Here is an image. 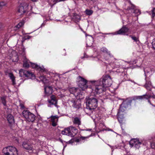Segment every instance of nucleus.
Wrapping results in <instances>:
<instances>
[{"label":"nucleus","instance_id":"nucleus-31","mask_svg":"<svg viewBox=\"0 0 155 155\" xmlns=\"http://www.w3.org/2000/svg\"><path fill=\"white\" fill-rule=\"evenodd\" d=\"M152 18H155V8H154L152 10Z\"/></svg>","mask_w":155,"mask_h":155},{"label":"nucleus","instance_id":"nucleus-5","mask_svg":"<svg viewBox=\"0 0 155 155\" xmlns=\"http://www.w3.org/2000/svg\"><path fill=\"white\" fill-rule=\"evenodd\" d=\"M69 91L71 94H73L74 97L79 99H83L84 97L83 92L79 88L72 87L69 89Z\"/></svg>","mask_w":155,"mask_h":155},{"label":"nucleus","instance_id":"nucleus-12","mask_svg":"<svg viewBox=\"0 0 155 155\" xmlns=\"http://www.w3.org/2000/svg\"><path fill=\"white\" fill-rule=\"evenodd\" d=\"M22 146L24 149L29 150H32L33 146L28 141H25L22 142Z\"/></svg>","mask_w":155,"mask_h":155},{"label":"nucleus","instance_id":"nucleus-28","mask_svg":"<svg viewBox=\"0 0 155 155\" xmlns=\"http://www.w3.org/2000/svg\"><path fill=\"white\" fill-rule=\"evenodd\" d=\"M91 136V135L90 136L88 137H84L82 136H81L80 138L77 139L75 140V141L76 142H79L81 140H84L85 139L88 138L89 137Z\"/></svg>","mask_w":155,"mask_h":155},{"label":"nucleus","instance_id":"nucleus-25","mask_svg":"<svg viewBox=\"0 0 155 155\" xmlns=\"http://www.w3.org/2000/svg\"><path fill=\"white\" fill-rule=\"evenodd\" d=\"M28 60H27L26 58H25L23 61V67L25 68H28L30 65L28 64Z\"/></svg>","mask_w":155,"mask_h":155},{"label":"nucleus","instance_id":"nucleus-9","mask_svg":"<svg viewBox=\"0 0 155 155\" xmlns=\"http://www.w3.org/2000/svg\"><path fill=\"white\" fill-rule=\"evenodd\" d=\"M19 74L20 77H21L25 76L32 79L35 78V75L33 73L29 71L21 69L19 71Z\"/></svg>","mask_w":155,"mask_h":155},{"label":"nucleus","instance_id":"nucleus-43","mask_svg":"<svg viewBox=\"0 0 155 155\" xmlns=\"http://www.w3.org/2000/svg\"><path fill=\"white\" fill-rule=\"evenodd\" d=\"M18 56H16V59L15 60V61L16 62L18 61Z\"/></svg>","mask_w":155,"mask_h":155},{"label":"nucleus","instance_id":"nucleus-18","mask_svg":"<svg viewBox=\"0 0 155 155\" xmlns=\"http://www.w3.org/2000/svg\"><path fill=\"white\" fill-rule=\"evenodd\" d=\"M69 136L71 137L74 136L78 133V130L74 127H70Z\"/></svg>","mask_w":155,"mask_h":155},{"label":"nucleus","instance_id":"nucleus-34","mask_svg":"<svg viewBox=\"0 0 155 155\" xmlns=\"http://www.w3.org/2000/svg\"><path fill=\"white\" fill-rule=\"evenodd\" d=\"M58 117L57 116H52L51 117V121H55L56 119H57V120H58Z\"/></svg>","mask_w":155,"mask_h":155},{"label":"nucleus","instance_id":"nucleus-32","mask_svg":"<svg viewBox=\"0 0 155 155\" xmlns=\"http://www.w3.org/2000/svg\"><path fill=\"white\" fill-rule=\"evenodd\" d=\"M6 4L5 2H0V9H1L3 6H5Z\"/></svg>","mask_w":155,"mask_h":155},{"label":"nucleus","instance_id":"nucleus-23","mask_svg":"<svg viewBox=\"0 0 155 155\" xmlns=\"http://www.w3.org/2000/svg\"><path fill=\"white\" fill-rule=\"evenodd\" d=\"M70 133V127L65 128L64 130L62 131L61 133L63 135H67L69 136Z\"/></svg>","mask_w":155,"mask_h":155},{"label":"nucleus","instance_id":"nucleus-46","mask_svg":"<svg viewBox=\"0 0 155 155\" xmlns=\"http://www.w3.org/2000/svg\"><path fill=\"white\" fill-rule=\"evenodd\" d=\"M85 130L88 131H91L92 130V129H87Z\"/></svg>","mask_w":155,"mask_h":155},{"label":"nucleus","instance_id":"nucleus-8","mask_svg":"<svg viewBox=\"0 0 155 155\" xmlns=\"http://www.w3.org/2000/svg\"><path fill=\"white\" fill-rule=\"evenodd\" d=\"M22 114L26 120L29 122H33L35 120V116L28 110H24Z\"/></svg>","mask_w":155,"mask_h":155},{"label":"nucleus","instance_id":"nucleus-26","mask_svg":"<svg viewBox=\"0 0 155 155\" xmlns=\"http://www.w3.org/2000/svg\"><path fill=\"white\" fill-rule=\"evenodd\" d=\"M6 96H3L1 97V100L2 101V104H3V105L5 106L6 105Z\"/></svg>","mask_w":155,"mask_h":155},{"label":"nucleus","instance_id":"nucleus-40","mask_svg":"<svg viewBox=\"0 0 155 155\" xmlns=\"http://www.w3.org/2000/svg\"><path fill=\"white\" fill-rule=\"evenodd\" d=\"M120 71H119V70H117V72L122 73L124 71V69L123 68H120Z\"/></svg>","mask_w":155,"mask_h":155},{"label":"nucleus","instance_id":"nucleus-13","mask_svg":"<svg viewBox=\"0 0 155 155\" xmlns=\"http://www.w3.org/2000/svg\"><path fill=\"white\" fill-rule=\"evenodd\" d=\"M130 144L132 146H134L136 148L138 149L142 143L141 142L139 141L138 140L133 139L130 141Z\"/></svg>","mask_w":155,"mask_h":155},{"label":"nucleus","instance_id":"nucleus-16","mask_svg":"<svg viewBox=\"0 0 155 155\" xmlns=\"http://www.w3.org/2000/svg\"><path fill=\"white\" fill-rule=\"evenodd\" d=\"M30 63L31 64V66L32 68H35L37 70L41 72H43L45 71L44 68H42L39 66L37 64L32 63L31 62H30Z\"/></svg>","mask_w":155,"mask_h":155},{"label":"nucleus","instance_id":"nucleus-41","mask_svg":"<svg viewBox=\"0 0 155 155\" xmlns=\"http://www.w3.org/2000/svg\"><path fill=\"white\" fill-rule=\"evenodd\" d=\"M148 102L150 105H152L153 106L155 107V105H154L151 103V102L149 99H148Z\"/></svg>","mask_w":155,"mask_h":155},{"label":"nucleus","instance_id":"nucleus-45","mask_svg":"<svg viewBox=\"0 0 155 155\" xmlns=\"http://www.w3.org/2000/svg\"><path fill=\"white\" fill-rule=\"evenodd\" d=\"M152 94H153V95H151V97H152V98H154V99H155V95H153V93H152Z\"/></svg>","mask_w":155,"mask_h":155},{"label":"nucleus","instance_id":"nucleus-36","mask_svg":"<svg viewBox=\"0 0 155 155\" xmlns=\"http://www.w3.org/2000/svg\"><path fill=\"white\" fill-rule=\"evenodd\" d=\"M23 25V23L22 22H20L18 25H17V27L18 28L22 26Z\"/></svg>","mask_w":155,"mask_h":155},{"label":"nucleus","instance_id":"nucleus-47","mask_svg":"<svg viewBox=\"0 0 155 155\" xmlns=\"http://www.w3.org/2000/svg\"><path fill=\"white\" fill-rule=\"evenodd\" d=\"M54 2H55L53 4V5H54L56 3V1H55L54 0Z\"/></svg>","mask_w":155,"mask_h":155},{"label":"nucleus","instance_id":"nucleus-15","mask_svg":"<svg viewBox=\"0 0 155 155\" xmlns=\"http://www.w3.org/2000/svg\"><path fill=\"white\" fill-rule=\"evenodd\" d=\"M129 29L126 27V25H124L122 28L117 31L118 34L124 35L125 33L128 32Z\"/></svg>","mask_w":155,"mask_h":155},{"label":"nucleus","instance_id":"nucleus-14","mask_svg":"<svg viewBox=\"0 0 155 155\" xmlns=\"http://www.w3.org/2000/svg\"><path fill=\"white\" fill-rule=\"evenodd\" d=\"M53 92V88L51 86H45L44 92L46 96H49L52 94Z\"/></svg>","mask_w":155,"mask_h":155},{"label":"nucleus","instance_id":"nucleus-3","mask_svg":"<svg viewBox=\"0 0 155 155\" xmlns=\"http://www.w3.org/2000/svg\"><path fill=\"white\" fill-rule=\"evenodd\" d=\"M78 86L81 89L82 91L86 89H89L90 91L94 92V91L92 90V88L94 89V86H92L90 85L88 86L87 85V81L85 78L81 76H79L78 77Z\"/></svg>","mask_w":155,"mask_h":155},{"label":"nucleus","instance_id":"nucleus-22","mask_svg":"<svg viewBox=\"0 0 155 155\" xmlns=\"http://www.w3.org/2000/svg\"><path fill=\"white\" fill-rule=\"evenodd\" d=\"M8 76L10 78V79H11L12 82V84L13 85H14L16 84L15 83V77L14 75L12 73H10L8 74Z\"/></svg>","mask_w":155,"mask_h":155},{"label":"nucleus","instance_id":"nucleus-10","mask_svg":"<svg viewBox=\"0 0 155 155\" xmlns=\"http://www.w3.org/2000/svg\"><path fill=\"white\" fill-rule=\"evenodd\" d=\"M28 5L26 3L21 4L18 7V12L21 13V15L25 14L26 12L28 11Z\"/></svg>","mask_w":155,"mask_h":155},{"label":"nucleus","instance_id":"nucleus-21","mask_svg":"<svg viewBox=\"0 0 155 155\" xmlns=\"http://www.w3.org/2000/svg\"><path fill=\"white\" fill-rule=\"evenodd\" d=\"M73 122L74 124L79 126L81 124V121L80 119L78 117H75L73 120Z\"/></svg>","mask_w":155,"mask_h":155},{"label":"nucleus","instance_id":"nucleus-37","mask_svg":"<svg viewBox=\"0 0 155 155\" xmlns=\"http://www.w3.org/2000/svg\"><path fill=\"white\" fill-rule=\"evenodd\" d=\"M52 125L53 127H55L57 125V124L55 121H51Z\"/></svg>","mask_w":155,"mask_h":155},{"label":"nucleus","instance_id":"nucleus-48","mask_svg":"<svg viewBox=\"0 0 155 155\" xmlns=\"http://www.w3.org/2000/svg\"><path fill=\"white\" fill-rule=\"evenodd\" d=\"M31 0L33 2H35V1H36V0Z\"/></svg>","mask_w":155,"mask_h":155},{"label":"nucleus","instance_id":"nucleus-6","mask_svg":"<svg viewBox=\"0 0 155 155\" xmlns=\"http://www.w3.org/2000/svg\"><path fill=\"white\" fill-rule=\"evenodd\" d=\"M2 152L4 155H18V151L15 147L9 146L3 148Z\"/></svg>","mask_w":155,"mask_h":155},{"label":"nucleus","instance_id":"nucleus-29","mask_svg":"<svg viewBox=\"0 0 155 155\" xmlns=\"http://www.w3.org/2000/svg\"><path fill=\"white\" fill-rule=\"evenodd\" d=\"M93 11L91 10L86 9L85 11L86 14L88 15H91L93 13Z\"/></svg>","mask_w":155,"mask_h":155},{"label":"nucleus","instance_id":"nucleus-24","mask_svg":"<svg viewBox=\"0 0 155 155\" xmlns=\"http://www.w3.org/2000/svg\"><path fill=\"white\" fill-rule=\"evenodd\" d=\"M41 81L45 84H47L49 82V80L47 79L46 77L44 76H41L39 77Z\"/></svg>","mask_w":155,"mask_h":155},{"label":"nucleus","instance_id":"nucleus-11","mask_svg":"<svg viewBox=\"0 0 155 155\" xmlns=\"http://www.w3.org/2000/svg\"><path fill=\"white\" fill-rule=\"evenodd\" d=\"M145 80L146 81V83L144 85L143 87L148 91H151V87L152 86L150 78H147V76L145 73Z\"/></svg>","mask_w":155,"mask_h":155},{"label":"nucleus","instance_id":"nucleus-42","mask_svg":"<svg viewBox=\"0 0 155 155\" xmlns=\"http://www.w3.org/2000/svg\"><path fill=\"white\" fill-rule=\"evenodd\" d=\"M74 142V140L73 139H71L69 140L68 142L69 143H72Z\"/></svg>","mask_w":155,"mask_h":155},{"label":"nucleus","instance_id":"nucleus-20","mask_svg":"<svg viewBox=\"0 0 155 155\" xmlns=\"http://www.w3.org/2000/svg\"><path fill=\"white\" fill-rule=\"evenodd\" d=\"M73 17L72 18V21H74L75 22H79L81 20L80 16L77 14L76 13L73 14Z\"/></svg>","mask_w":155,"mask_h":155},{"label":"nucleus","instance_id":"nucleus-7","mask_svg":"<svg viewBox=\"0 0 155 155\" xmlns=\"http://www.w3.org/2000/svg\"><path fill=\"white\" fill-rule=\"evenodd\" d=\"M77 97L70 98L68 100V102L71 106L77 109L81 107V103Z\"/></svg>","mask_w":155,"mask_h":155},{"label":"nucleus","instance_id":"nucleus-35","mask_svg":"<svg viewBox=\"0 0 155 155\" xmlns=\"http://www.w3.org/2000/svg\"><path fill=\"white\" fill-rule=\"evenodd\" d=\"M151 147L152 149H155V143L153 142L150 143Z\"/></svg>","mask_w":155,"mask_h":155},{"label":"nucleus","instance_id":"nucleus-27","mask_svg":"<svg viewBox=\"0 0 155 155\" xmlns=\"http://www.w3.org/2000/svg\"><path fill=\"white\" fill-rule=\"evenodd\" d=\"M101 51L106 53L109 55H110V52L105 47H103L101 48Z\"/></svg>","mask_w":155,"mask_h":155},{"label":"nucleus","instance_id":"nucleus-39","mask_svg":"<svg viewBox=\"0 0 155 155\" xmlns=\"http://www.w3.org/2000/svg\"><path fill=\"white\" fill-rule=\"evenodd\" d=\"M135 8V6L134 5H132L130 7H129L128 8V9L130 10V9H134Z\"/></svg>","mask_w":155,"mask_h":155},{"label":"nucleus","instance_id":"nucleus-19","mask_svg":"<svg viewBox=\"0 0 155 155\" xmlns=\"http://www.w3.org/2000/svg\"><path fill=\"white\" fill-rule=\"evenodd\" d=\"M7 120L10 124H12L15 123V120L13 116L9 114L6 117Z\"/></svg>","mask_w":155,"mask_h":155},{"label":"nucleus","instance_id":"nucleus-1","mask_svg":"<svg viewBox=\"0 0 155 155\" xmlns=\"http://www.w3.org/2000/svg\"><path fill=\"white\" fill-rule=\"evenodd\" d=\"M151 97L150 95L144 94L142 96H135L132 98H128L124 101L120 105V107L117 114V119L121 125L124 124L125 122L124 115L125 111L130 109L131 104L133 102H135L137 100H142L144 99H149Z\"/></svg>","mask_w":155,"mask_h":155},{"label":"nucleus","instance_id":"nucleus-30","mask_svg":"<svg viewBox=\"0 0 155 155\" xmlns=\"http://www.w3.org/2000/svg\"><path fill=\"white\" fill-rule=\"evenodd\" d=\"M130 37L135 42H137L139 41V38H138L136 37L135 36H133L132 35H130Z\"/></svg>","mask_w":155,"mask_h":155},{"label":"nucleus","instance_id":"nucleus-38","mask_svg":"<svg viewBox=\"0 0 155 155\" xmlns=\"http://www.w3.org/2000/svg\"><path fill=\"white\" fill-rule=\"evenodd\" d=\"M20 108L22 109H24L25 108V106L22 103H20Z\"/></svg>","mask_w":155,"mask_h":155},{"label":"nucleus","instance_id":"nucleus-44","mask_svg":"<svg viewBox=\"0 0 155 155\" xmlns=\"http://www.w3.org/2000/svg\"><path fill=\"white\" fill-rule=\"evenodd\" d=\"M31 36H26V39H29L31 38Z\"/></svg>","mask_w":155,"mask_h":155},{"label":"nucleus","instance_id":"nucleus-17","mask_svg":"<svg viewBox=\"0 0 155 155\" xmlns=\"http://www.w3.org/2000/svg\"><path fill=\"white\" fill-rule=\"evenodd\" d=\"M50 98L51 99L48 100V103L52 105H56L57 103V101L55 96L54 95H52L51 96Z\"/></svg>","mask_w":155,"mask_h":155},{"label":"nucleus","instance_id":"nucleus-33","mask_svg":"<svg viewBox=\"0 0 155 155\" xmlns=\"http://www.w3.org/2000/svg\"><path fill=\"white\" fill-rule=\"evenodd\" d=\"M151 44L152 48L153 49L155 50V38L153 40Z\"/></svg>","mask_w":155,"mask_h":155},{"label":"nucleus","instance_id":"nucleus-2","mask_svg":"<svg viewBox=\"0 0 155 155\" xmlns=\"http://www.w3.org/2000/svg\"><path fill=\"white\" fill-rule=\"evenodd\" d=\"M91 82L92 85H95L94 92L97 94H99L105 92L106 88L110 86L112 84V81L110 75H106L97 81H92Z\"/></svg>","mask_w":155,"mask_h":155},{"label":"nucleus","instance_id":"nucleus-4","mask_svg":"<svg viewBox=\"0 0 155 155\" xmlns=\"http://www.w3.org/2000/svg\"><path fill=\"white\" fill-rule=\"evenodd\" d=\"M86 105L87 109L91 111H93L97 106V99L93 97H89L87 101Z\"/></svg>","mask_w":155,"mask_h":155}]
</instances>
